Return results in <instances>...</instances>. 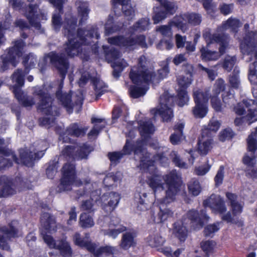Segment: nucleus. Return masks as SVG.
Segmentation results:
<instances>
[{"mask_svg": "<svg viewBox=\"0 0 257 257\" xmlns=\"http://www.w3.org/2000/svg\"><path fill=\"white\" fill-rule=\"evenodd\" d=\"M226 196L229 201L233 214L236 215L241 214L243 210V203L237 201V195L232 193L227 192Z\"/></svg>", "mask_w": 257, "mask_h": 257, "instance_id": "7c9ffc66", "label": "nucleus"}, {"mask_svg": "<svg viewBox=\"0 0 257 257\" xmlns=\"http://www.w3.org/2000/svg\"><path fill=\"white\" fill-rule=\"evenodd\" d=\"M63 176L58 186L59 190L68 191L75 180V165L72 163H66L62 168Z\"/></svg>", "mask_w": 257, "mask_h": 257, "instance_id": "2eb2a0df", "label": "nucleus"}, {"mask_svg": "<svg viewBox=\"0 0 257 257\" xmlns=\"http://www.w3.org/2000/svg\"><path fill=\"white\" fill-rule=\"evenodd\" d=\"M25 46L22 40H18L14 42V46L0 57V72H4L8 70L10 65L16 67L18 63L17 60L22 55V50Z\"/></svg>", "mask_w": 257, "mask_h": 257, "instance_id": "1a4fd4ad", "label": "nucleus"}, {"mask_svg": "<svg viewBox=\"0 0 257 257\" xmlns=\"http://www.w3.org/2000/svg\"><path fill=\"white\" fill-rule=\"evenodd\" d=\"M94 222L92 217L87 213H84L81 214L79 218V225L82 228H89L92 227Z\"/></svg>", "mask_w": 257, "mask_h": 257, "instance_id": "c03bdc74", "label": "nucleus"}, {"mask_svg": "<svg viewBox=\"0 0 257 257\" xmlns=\"http://www.w3.org/2000/svg\"><path fill=\"white\" fill-rule=\"evenodd\" d=\"M240 26L241 23L238 19L230 17L226 21L222 23L221 26L218 27L217 31L219 32L227 29H230L232 31L236 33Z\"/></svg>", "mask_w": 257, "mask_h": 257, "instance_id": "c9c22d12", "label": "nucleus"}, {"mask_svg": "<svg viewBox=\"0 0 257 257\" xmlns=\"http://www.w3.org/2000/svg\"><path fill=\"white\" fill-rule=\"evenodd\" d=\"M100 198L104 203L103 207L108 211L114 209L120 199L118 194L113 192L105 193Z\"/></svg>", "mask_w": 257, "mask_h": 257, "instance_id": "393cba45", "label": "nucleus"}, {"mask_svg": "<svg viewBox=\"0 0 257 257\" xmlns=\"http://www.w3.org/2000/svg\"><path fill=\"white\" fill-rule=\"evenodd\" d=\"M20 160L17 158L19 162V163L16 162L17 164L22 163L28 167H32L33 166V161L35 159L32 152H28L24 150H21L20 151ZM14 161L16 163L15 161Z\"/></svg>", "mask_w": 257, "mask_h": 257, "instance_id": "4c0bfd02", "label": "nucleus"}, {"mask_svg": "<svg viewBox=\"0 0 257 257\" xmlns=\"http://www.w3.org/2000/svg\"><path fill=\"white\" fill-rule=\"evenodd\" d=\"M189 192L194 196H197L201 192V186L199 181L195 179H192L188 184Z\"/></svg>", "mask_w": 257, "mask_h": 257, "instance_id": "a19ab883", "label": "nucleus"}, {"mask_svg": "<svg viewBox=\"0 0 257 257\" xmlns=\"http://www.w3.org/2000/svg\"><path fill=\"white\" fill-rule=\"evenodd\" d=\"M127 66V63L124 60H116L114 62L112 65L113 67V76L117 78L120 76L121 72L123 69Z\"/></svg>", "mask_w": 257, "mask_h": 257, "instance_id": "a18cd8bd", "label": "nucleus"}, {"mask_svg": "<svg viewBox=\"0 0 257 257\" xmlns=\"http://www.w3.org/2000/svg\"><path fill=\"white\" fill-rule=\"evenodd\" d=\"M203 204L204 207H210L215 212L222 213L226 210L223 199L220 196L215 194H212L204 200Z\"/></svg>", "mask_w": 257, "mask_h": 257, "instance_id": "412c9836", "label": "nucleus"}, {"mask_svg": "<svg viewBox=\"0 0 257 257\" xmlns=\"http://www.w3.org/2000/svg\"><path fill=\"white\" fill-rule=\"evenodd\" d=\"M178 239L179 240L180 242H184L188 235V230L186 227L184 226L181 227L178 226Z\"/></svg>", "mask_w": 257, "mask_h": 257, "instance_id": "774afa93", "label": "nucleus"}, {"mask_svg": "<svg viewBox=\"0 0 257 257\" xmlns=\"http://www.w3.org/2000/svg\"><path fill=\"white\" fill-rule=\"evenodd\" d=\"M38 7L36 4H30L25 15L31 26L39 30L41 29V24L38 20L40 19V16L38 14Z\"/></svg>", "mask_w": 257, "mask_h": 257, "instance_id": "b1692460", "label": "nucleus"}, {"mask_svg": "<svg viewBox=\"0 0 257 257\" xmlns=\"http://www.w3.org/2000/svg\"><path fill=\"white\" fill-rule=\"evenodd\" d=\"M112 20L109 17L105 25V33L106 35H109L112 33L117 31L119 28L117 26L112 24Z\"/></svg>", "mask_w": 257, "mask_h": 257, "instance_id": "680f3d73", "label": "nucleus"}, {"mask_svg": "<svg viewBox=\"0 0 257 257\" xmlns=\"http://www.w3.org/2000/svg\"><path fill=\"white\" fill-rule=\"evenodd\" d=\"M161 5L160 8L156 7L154 9L155 15L153 19L154 23L157 24L165 19L168 14L172 15L175 13V5L173 3L168 0H157Z\"/></svg>", "mask_w": 257, "mask_h": 257, "instance_id": "aec40b11", "label": "nucleus"}, {"mask_svg": "<svg viewBox=\"0 0 257 257\" xmlns=\"http://www.w3.org/2000/svg\"><path fill=\"white\" fill-rule=\"evenodd\" d=\"M42 226L48 232L56 231V224L55 218L48 213H44L41 217Z\"/></svg>", "mask_w": 257, "mask_h": 257, "instance_id": "473e14b6", "label": "nucleus"}, {"mask_svg": "<svg viewBox=\"0 0 257 257\" xmlns=\"http://www.w3.org/2000/svg\"><path fill=\"white\" fill-rule=\"evenodd\" d=\"M92 148L89 145L83 144L82 146H68L62 151L63 156L73 159L81 160L87 159Z\"/></svg>", "mask_w": 257, "mask_h": 257, "instance_id": "dca6fc26", "label": "nucleus"}, {"mask_svg": "<svg viewBox=\"0 0 257 257\" xmlns=\"http://www.w3.org/2000/svg\"><path fill=\"white\" fill-rule=\"evenodd\" d=\"M257 127L254 132H252L247 139V149L249 152H255L257 150Z\"/></svg>", "mask_w": 257, "mask_h": 257, "instance_id": "37998d69", "label": "nucleus"}, {"mask_svg": "<svg viewBox=\"0 0 257 257\" xmlns=\"http://www.w3.org/2000/svg\"><path fill=\"white\" fill-rule=\"evenodd\" d=\"M25 72L20 69L16 70L11 76V79L13 83L15 84L13 86V91L14 90L15 87L21 88L24 84Z\"/></svg>", "mask_w": 257, "mask_h": 257, "instance_id": "58836bf2", "label": "nucleus"}, {"mask_svg": "<svg viewBox=\"0 0 257 257\" xmlns=\"http://www.w3.org/2000/svg\"><path fill=\"white\" fill-rule=\"evenodd\" d=\"M56 95L61 104L66 109L67 111L69 113L72 112L74 105L72 103L71 95L69 93H62L60 91H57Z\"/></svg>", "mask_w": 257, "mask_h": 257, "instance_id": "f704fd0d", "label": "nucleus"}, {"mask_svg": "<svg viewBox=\"0 0 257 257\" xmlns=\"http://www.w3.org/2000/svg\"><path fill=\"white\" fill-rule=\"evenodd\" d=\"M143 141H138L133 146L126 141L123 149L119 152H109L107 154L111 164L116 165L118 163L120 159L125 155H130L132 150L134 152L135 156H138L140 159V167L144 171H148L150 168L154 167V161H161L167 160L163 154H157L155 156L154 160H152L150 157V154L143 148Z\"/></svg>", "mask_w": 257, "mask_h": 257, "instance_id": "f03ea898", "label": "nucleus"}, {"mask_svg": "<svg viewBox=\"0 0 257 257\" xmlns=\"http://www.w3.org/2000/svg\"><path fill=\"white\" fill-rule=\"evenodd\" d=\"M187 215L191 222L195 223L196 227L199 228H202L205 222L208 221L209 219L205 209H202L199 212L195 210H191Z\"/></svg>", "mask_w": 257, "mask_h": 257, "instance_id": "4be33fe9", "label": "nucleus"}, {"mask_svg": "<svg viewBox=\"0 0 257 257\" xmlns=\"http://www.w3.org/2000/svg\"><path fill=\"white\" fill-rule=\"evenodd\" d=\"M16 190L13 182L7 176H0V197L14 194Z\"/></svg>", "mask_w": 257, "mask_h": 257, "instance_id": "a878e982", "label": "nucleus"}, {"mask_svg": "<svg viewBox=\"0 0 257 257\" xmlns=\"http://www.w3.org/2000/svg\"><path fill=\"white\" fill-rule=\"evenodd\" d=\"M62 11L61 12H59L58 11V12L55 13L52 17L53 25L56 31L59 30L62 24L61 18L60 15V13H62Z\"/></svg>", "mask_w": 257, "mask_h": 257, "instance_id": "69168bd1", "label": "nucleus"}, {"mask_svg": "<svg viewBox=\"0 0 257 257\" xmlns=\"http://www.w3.org/2000/svg\"><path fill=\"white\" fill-rule=\"evenodd\" d=\"M222 96L223 102L226 106L231 107L235 104L236 100L234 96V93L231 90L224 91Z\"/></svg>", "mask_w": 257, "mask_h": 257, "instance_id": "49530a36", "label": "nucleus"}, {"mask_svg": "<svg viewBox=\"0 0 257 257\" xmlns=\"http://www.w3.org/2000/svg\"><path fill=\"white\" fill-rule=\"evenodd\" d=\"M205 131L202 132V137L199 138L197 143V151L201 156L206 155L212 148V139L205 135Z\"/></svg>", "mask_w": 257, "mask_h": 257, "instance_id": "cd10ccee", "label": "nucleus"}, {"mask_svg": "<svg viewBox=\"0 0 257 257\" xmlns=\"http://www.w3.org/2000/svg\"><path fill=\"white\" fill-rule=\"evenodd\" d=\"M167 67L158 71L156 74L150 61L144 56H141L138 59V65L133 67L130 73V77L133 82L137 85L144 83L148 84L152 82L158 83L168 73Z\"/></svg>", "mask_w": 257, "mask_h": 257, "instance_id": "7ed1b4c3", "label": "nucleus"}, {"mask_svg": "<svg viewBox=\"0 0 257 257\" xmlns=\"http://www.w3.org/2000/svg\"><path fill=\"white\" fill-rule=\"evenodd\" d=\"M164 242L163 238L158 235H155L153 237H151L149 241V244L153 247L162 245Z\"/></svg>", "mask_w": 257, "mask_h": 257, "instance_id": "0e129e2a", "label": "nucleus"}, {"mask_svg": "<svg viewBox=\"0 0 257 257\" xmlns=\"http://www.w3.org/2000/svg\"><path fill=\"white\" fill-rule=\"evenodd\" d=\"M121 236V240L119 243V247L124 250L128 249L132 246H134L136 244L135 238L136 237V233L134 230H130L125 231Z\"/></svg>", "mask_w": 257, "mask_h": 257, "instance_id": "bb28decb", "label": "nucleus"}, {"mask_svg": "<svg viewBox=\"0 0 257 257\" xmlns=\"http://www.w3.org/2000/svg\"><path fill=\"white\" fill-rule=\"evenodd\" d=\"M4 140L0 139V153L3 154L6 157H10L13 161L18 163L16 155L11 150L6 149L3 147Z\"/></svg>", "mask_w": 257, "mask_h": 257, "instance_id": "bf43d9fd", "label": "nucleus"}, {"mask_svg": "<svg viewBox=\"0 0 257 257\" xmlns=\"http://www.w3.org/2000/svg\"><path fill=\"white\" fill-rule=\"evenodd\" d=\"M164 183H162L158 177H155L150 180V186L156 191L158 189H166V202L169 203L176 199L177 195V172L173 170L163 176Z\"/></svg>", "mask_w": 257, "mask_h": 257, "instance_id": "0eeeda50", "label": "nucleus"}, {"mask_svg": "<svg viewBox=\"0 0 257 257\" xmlns=\"http://www.w3.org/2000/svg\"><path fill=\"white\" fill-rule=\"evenodd\" d=\"M89 235L85 234V237H82L78 232H76L73 237L74 243L81 247H85L89 252L93 250L94 243L88 240Z\"/></svg>", "mask_w": 257, "mask_h": 257, "instance_id": "2f4dec72", "label": "nucleus"}, {"mask_svg": "<svg viewBox=\"0 0 257 257\" xmlns=\"http://www.w3.org/2000/svg\"><path fill=\"white\" fill-rule=\"evenodd\" d=\"M18 225L17 221H13L7 226L0 227V248L11 252V249L7 241L12 238L18 237Z\"/></svg>", "mask_w": 257, "mask_h": 257, "instance_id": "4468645a", "label": "nucleus"}, {"mask_svg": "<svg viewBox=\"0 0 257 257\" xmlns=\"http://www.w3.org/2000/svg\"><path fill=\"white\" fill-rule=\"evenodd\" d=\"M250 82L254 85L252 89V93L255 100L243 99L234 107V112L239 115H241L245 113V108L247 109L245 118L249 121V125L257 121V82L252 83L250 81Z\"/></svg>", "mask_w": 257, "mask_h": 257, "instance_id": "6e6552de", "label": "nucleus"}, {"mask_svg": "<svg viewBox=\"0 0 257 257\" xmlns=\"http://www.w3.org/2000/svg\"><path fill=\"white\" fill-rule=\"evenodd\" d=\"M147 91L145 87L131 86L129 88V92L132 97L137 98L144 95Z\"/></svg>", "mask_w": 257, "mask_h": 257, "instance_id": "09e8293b", "label": "nucleus"}, {"mask_svg": "<svg viewBox=\"0 0 257 257\" xmlns=\"http://www.w3.org/2000/svg\"><path fill=\"white\" fill-rule=\"evenodd\" d=\"M108 42L111 44L121 47L132 46L138 44L142 48L148 47L145 42V37L144 35L138 36L136 39L125 38L122 36L111 37L108 39Z\"/></svg>", "mask_w": 257, "mask_h": 257, "instance_id": "a211bd4d", "label": "nucleus"}, {"mask_svg": "<svg viewBox=\"0 0 257 257\" xmlns=\"http://www.w3.org/2000/svg\"><path fill=\"white\" fill-rule=\"evenodd\" d=\"M229 83L232 87L234 88H238L240 85V80L239 78V70L237 68H235L232 74L229 77Z\"/></svg>", "mask_w": 257, "mask_h": 257, "instance_id": "864d4df0", "label": "nucleus"}, {"mask_svg": "<svg viewBox=\"0 0 257 257\" xmlns=\"http://www.w3.org/2000/svg\"><path fill=\"white\" fill-rule=\"evenodd\" d=\"M209 90L204 92L198 90L194 92L193 97L195 106L193 109V114L196 118H203L208 112V101Z\"/></svg>", "mask_w": 257, "mask_h": 257, "instance_id": "9b49d317", "label": "nucleus"}, {"mask_svg": "<svg viewBox=\"0 0 257 257\" xmlns=\"http://www.w3.org/2000/svg\"><path fill=\"white\" fill-rule=\"evenodd\" d=\"M187 71V76L180 75L178 78V106L183 107L188 104L189 97L187 91V88L192 82L193 67L191 65L184 66Z\"/></svg>", "mask_w": 257, "mask_h": 257, "instance_id": "9d476101", "label": "nucleus"}, {"mask_svg": "<svg viewBox=\"0 0 257 257\" xmlns=\"http://www.w3.org/2000/svg\"><path fill=\"white\" fill-rule=\"evenodd\" d=\"M139 130L142 137L144 139L142 140L143 141V148L146 150L144 146L146 143V140L149 137V136L155 131L154 126L152 124V121L150 119H145L144 120H140L138 121ZM141 141V140L138 141Z\"/></svg>", "mask_w": 257, "mask_h": 257, "instance_id": "5701e85b", "label": "nucleus"}, {"mask_svg": "<svg viewBox=\"0 0 257 257\" xmlns=\"http://www.w3.org/2000/svg\"><path fill=\"white\" fill-rule=\"evenodd\" d=\"M43 238L50 247L59 250L63 257H72V250L69 243L65 239L54 240L53 238L49 235H43Z\"/></svg>", "mask_w": 257, "mask_h": 257, "instance_id": "6ab92c4d", "label": "nucleus"}, {"mask_svg": "<svg viewBox=\"0 0 257 257\" xmlns=\"http://www.w3.org/2000/svg\"><path fill=\"white\" fill-rule=\"evenodd\" d=\"M111 221L109 227L107 229H102L101 232L104 235H107L113 239L116 238L120 233L126 231L125 226L114 224Z\"/></svg>", "mask_w": 257, "mask_h": 257, "instance_id": "72a5a7b5", "label": "nucleus"}, {"mask_svg": "<svg viewBox=\"0 0 257 257\" xmlns=\"http://www.w3.org/2000/svg\"><path fill=\"white\" fill-rule=\"evenodd\" d=\"M225 87V82L221 78L218 79L214 85L212 92L214 96H218L221 92H223Z\"/></svg>", "mask_w": 257, "mask_h": 257, "instance_id": "603ef678", "label": "nucleus"}, {"mask_svg": "<svg viewBox=\"0 0 257 257\" xmlns=\"http://www.w3.org/2000/svg\"><path fill=\"white\" fill-rule=\"evenodd\" d=\"M249 25H244L245 35L240 43V49L244 55L253 57L254 62L249 64L248 77L252 83H257V31H249Z\"/></svg>", "mask_w": 257, "mask_h": 257, "instance_id": "20e7f679", "label": "nucleus"}, {"mask_svg": "<svg viewBox=\"0 0 257 257\" xmlns=\"http://www.w3.org/2000/svg\"><path fill=\"white\" fill-rule=\"evenodd\" d=\"M236 61V58L235 56H226L223 61V68L227 71H230L233 67Z\"/></svg>", "mask_w": 257, "mask_h": 257, "instance_id": "5fc2aeb1", "label": "nucleus"}, {"mask_svg": "<svg viewBox=\"0 0 257 257\" xmlns=\"http://www.w3.org/2000/svg\"><path fill=\"white\" fill-rule=\"evenodd\" d=\"M122 6V11L126 17H132L134 16L135 10L134 8L128 3V2L123 3Z\"/></svg>", "mask_w": 257, "mask_h": 257, "instance_id": "e2e57ef3", "label": "nucleus"}, {"mask_svg": "<svg viewBox=\"0 0 257 257\" xmlns=\"http://www.w3.org/2000/svg\"><path fill=\"white\" fill-rule=\"evenodd\" d=\"M33 94L39 99L38 110L47 115H50L40 118V123L42 125L51 124L54 121V117L59 115V109L54 104L53 99L50 94L45 93L39 87L34 88Z\"/></svg>", "mask_w": 257, "mask_h": 257, "instance_id": "423d86ee", "label": "nucleus"}, {"mask_svg": "<svg viewBox=\"0 0 257 257\" xmlns=\"http://www.w3.org/2000/svg\"><path fill=\"white\" fill-rule=\"evenodd\" d=\"M220 222H216L207 225L204 230V233L205 236L213 237L215 232L220 229Z\"/></svg>", "mask_w": 257, "mask_h": 257, "instance_id": "de8ad7c7", "label": "nucleus"}, {"mask_svg": "<svg viewBox=\"0 0 257 257\" xmlns=\"http://www.w3.org/2000/svg\"><path fill=\"white\" fill-rule=\"evenodd\" d=\"M220 126V123L218 120L212 119L210 120L208 125L203 130L202 132L206 131L205 135L208 136L209 132H213L215 133L218 130Z\"/></svg>", "mask_w": 257, "mask_h": 257, "instance_id": "3c124183", "label": "nucleus"}, {"mask_svg": "<svg viewBox=\"0 0 257 257\" xmlns=\"http://www.w3.org/2000/svg\"><path fill=\"white\" fill-rule=\"evenodd\" d=\"M250 152L252 153L251 156L250 157L247 155H245L243 158L242 162L247 167H252L256 162L255 157L254 155L255 152Z\"/></svg>", "mask_w": 257, "mask_h": 257, "instance_id": "338daca9", "label": "nucleus"}, {"mask_svg": "<svg viewBox=\"0 0 257 257\" xmlns=\"http://www.w3.org/2000/svg\"><path fill=\"white\" fill-rule=\"evenodd\" d=\"M87 128H84L77 123L71 124L66 129V133L68 135L79 137L83 136L87 131Z\"/></svg>", "mask_w": 257, "mask_h": 257, "instance_id": "e433bc0d", "label": "nucleus"}, {"mask_svg": "<svg viewBox=\"0 0 257 257\" xmlns=\"http://www.w3.org/2000/svg\"><path fill=\"white\" fill-rule=\"evenodd\" d=\"M91 81L93 84L96 92V99H97L103 93V91L101 89L104 87L103 83L100 79L96 77L92 78Z\"/></svg>", "mask_w": 257, "mask_h": 257, "instance_id": "8fccbe9b", "label": "nucleus"}, {"mask_svg": "<svg viewBox=\"0 0 257 257\" xmlns=\"http://www.w3.org/2000/svg\"><path fill=\"white\" fill-rule=\"evenodd\" d=\"M203 37L206 43L207 46L214 43L219 44V52L212 51L206 48H202L201 50V58L205 61H215L219 57L225 53L226 48L228 46L229 37L228 34L225 33L211 34L210 30H206L203 33Z\"/></svg>", "mask_w": 257, "mask_h": 257, "instance_id": "39448f33", "label": "nucleus"}, {"mask_svg": "<svg viewBox=\"0 0 257 257\" xmlns=\"http://www.w3.org/2000/svg\"><path fill=\"white\" fill-rule=\"evenodd\" d=\"M13 92L18 101L24 107H31L35 103L34 98L22 92L21 88L15 87Z\"/></svg>", "mask_w": 257, "mask_h": 257, "instance_id": "c85d7f7f", "label": "nucleus"}, {"mask_svg": "<svg viewBox=\"0 0 257 257\" xmlns=\"http://www.w3.org/2000/svg\"><path fill=\"white\" fill-rule=\"evenodd\" d=\"M37 63V59L34 55L29 54L23 58V64L25 66V73L28 74L29 70L34 67Z\"/></svg>", "mask_w": 257, "mask_h": 257, "instance_id": "79ce46f5", "label": "nucleus"}, {"mask_svg": "<svg viewBox=\"0 0 257 257\" xmlns=\"http://www.w3.org/2000/svg\"><path fill=\"white\" fill-rule=\"evenodd\" d=\"M76 19L72 17L70 19L66 18L64 21L63 33L68 38L65 51L70 57L76 56L81 53V45H90L92 39H98L99 37L97 28L95 26H92L87 30L78 29L76 34Z\"/></svg>", "mask_w": 257, "mask_h": 257, "instance_id": "f257e3e1", "label": "nucleus"}, {"mask_svg": "<svg viewBox=\"0 0 257 257\" xmlns=\"http://www.w3.org/2000/svg\"><path fill=\"white\" fill-rule=\"evenodd\" d=\"M97 245L94 243L93 250L90 251L95 257H100L102 254H105L107 255L113 254L115 248L111 246H105L97 247Z\"/></svg>", "mask_w": 257, "mask_h": 257, "instance_id": "ea45409f", "label": "nucleus"}, {"mask_svg": "<svg viewBox=\"0 0 257 257\" xmlns=\"http://www.w3.org/2000/svg\"><path fill=\"white\" fill-rule=\"evenodd\" d=\"M149 22L146 19H142L138 21L133 27L134 31L141 32L148 29Z\"/></svg>", "mask_w": 257, "mask_h": 257, "instance_id": "4d7b16f0", "label": "nucleus"}, {"mask_svg": "<svg viewBox=\"0 0 257 257\" xmlns=\"http://www.w3.org/2000/svg\"><path fill=\"white\" fill-rule=\"evenodd\" d=\"M175 98L168 92H165L160 97V107L156 114L160 115L164 121H168L173 116L172 107L174 105Z\"/></svg>", "mask_w": 257, "mask_h": 257, "instance_id": "ddd939ff", "label": "nucleus"}, {"mask_svg": "<svg viewBox=\"0 0 257 257\" xmlns=\"http://www.w3.org/2000/svg\"><path fill=\"white\" fill-rule=\"evenodd\" d=\"M215 244V242L213 240H206L201 242V248L202 250L206 252L207 257H208V253L213 249Z\"/></svg>", "mask_w": 257, "mask_h": 257, "instance_id": "13d9d810", "label": "nucleus"}, {"mask_svg": "<svg viewBox=\"0 0 257 257\" xmlns=\"http://www.w3.org/2000/svg\"><path fill=\"white\" fill-rule=\"evenodd\" d=\"M135 201L140 205H145L148 203L147 195L146 193L137 192L135 195Z\"/></svg>", "mask_w": 257, "mask_h": 257, "instance_id": "052dcab7", "label": "nucleus"}, {"mask_svg": "<svg viewBox=\"0 0 257 257\" xmlns=\"http://www.w3.org/2000/svg\"><path fill=\"white\" fill-rule=\"evenodd\" d=\"M51 65L59 72L61 79L63 80L69 66L68 57L64 53L51 52L47 55Z\"/></svg>", "mask_w": 257, "mask_h": 257, "instance_id": "f8f14e48", "label": "nucleus"}, {"mask_svg": "<svg viewBox=\"0 0 257 257\" xmlns=\"http://www.w3.org/2000/svg\"><path fill=\"white\" fill-rule=\"evenodd\" d=\"M224 177V167L222 165L219 167L217 173L214 177V181L216 187L220 186L223 183Z\"/></svg>", "mask_w": 257, "mask_h": 257, "instance_id": "6e6d98bb", "label": "nucleus"}, {"mask_svg": "<svg viewBox=\"0 0 257 257\" xmlns=\"http://www.w3.org/2000/svg\"><path fill=\"white\" fill-rule=\"evenodd\" d=\"M75 5L77 7L78 16L80 18L79 24L83 25L88 18L90 12L88 3L87 2L77 1Z\"/></svg>", "mask_w": 257, "mask_h": 257, "instance_id": "c756f323", "label": "nucleus"}, {"mask_svg": "<svg viewBox=\"0 0 257 257\" xmlns=\"http://www.w3.org/2000/svg\"><path fill=\"white\" fill-rule=\"evenodd\" d=\"M202 21V16L200 14L192 13H184L178 16V30H180L185 33L189 29V25L197 26Z\"/></svg>", "mask_w": 257, "mask_h": 257, "instance_id": "f3484780", "label": "nucleus"}]
</instances>
